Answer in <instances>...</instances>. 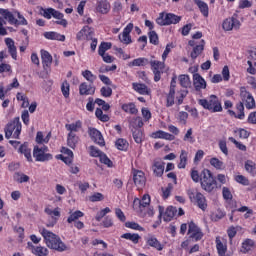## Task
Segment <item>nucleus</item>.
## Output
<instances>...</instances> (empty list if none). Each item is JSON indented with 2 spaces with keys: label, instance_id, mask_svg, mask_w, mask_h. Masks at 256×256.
I'll return each instance as SVG.
<instances>
[{
  "label": "nucleus",
  "instance_id": "obj_55",
  "mask_svg": "<svg viewBox=\"0 0 256 256\" xmlns=\"http://www.w3.org/2000/svg\"><path fill=\"white\" fill-rule=\"evenodd\" d=\"M61 91L65 99L69 98L70 85L69 82L64 81L61 85Z\"/></svg>",
  "mask_w": 256,
  "mask_h": 256
},
{
  "label": "nucleus",
  "instance_id": "obj_18",
  "mask_svg": "<svg viewBox=\"0 0 256 256\" xmlns=\"http://www.w3.org/2000/svg\"><path fill=\"white\" fill-rule=\"evenodd\" d=\"M241 95L243 96V99L245 101L246 109H255L256 105L253 95H251V93L247 91H241Z\"/></svg>",
  "mask_w": 256,
  "mask_h": 256
},
{
  "label": "nucleus",
  "instance_id": "obj_30",
  "mask_svg": "<svg viewBox=\"0 0 256 256\" xmlns=\"http://www.w3.org/2000/svg\"><path fill=\"white\" fill-rule=\"evenodd\" d=\"M144 123H143V118L141 117H136V118H133L131 121H130V124H129V129L131 131H134V130H139L141 129V127H143Z\"/></svg>",
  "mask_w": 256,
  "mask_h": 256
},
{
  "label": "nucleus",
  "instance_id": "obj_4",
  "mask_svg": "<svg viewBox=\"0 0 256 256\" xmlns=\"http://www.w3.org/2000/svg\"><path fill=\"white\" fill-rule=\"evenodd\" d=\"M21 129L22 126L19 117L14 118V120L12 122H9L4 128L6 139H11L12 135L14 139H19V135H21Z\"/></svg>",
  "mask_w": 256,
  "mask_h": 256
},
{
  "label": "nucleus",
  "instance_id": "obj_22",
  "mask_svg": "<svg viewBox=\"0 0 256 256\" xmlns=\"http://www.w3.org/2000/svg\"><path fill=\"white\" fill-rule=\"evenodd\" d=\"M152 139H166V141H173L175 139V136L167 133L163 130H158L156 132H153L151 134Z\"/></svg>",
  "mask_w": 256,
  "mask_h": 256
},
{
  "label": "nucleus",
  "instance_id": "obj_50",
  "mask_svg": "<svg viewBox=\"0 0 256 256\" xmlns=\"http://www.w3.org/2000/svg\"><path fill=\"white\" fill-rule=\"evenodd\" d=\"M178 95L179 96L176 97L177 105H183V99H185V97H187V95H189V90H187V89L180 90V91H178Z\"/></svg>",
  "mask_w": 256,
  "mask_h": 256
},
{
  "label": "nucleus",
  "instance_id": "obj_35",
  "mask_svg": "<svg viewBox=\"0 0 256 256\" xmlns=\"http://www.w3.org/2000/svg\"><path fill=\"white\" fill-rule=\"evenodd\" d=\"M19 153H21L22 155H24L27 159V161H29L31 163V161H33V158L31 156V149H29V147L27 146L26 143L22 144L19 147Z\"/></svg>",
  "mask_w": 256,
  "mask_h": 256
},
{
  "label": "nucleus",
  "instance_id": "obj_28",
  "mask_svg": "<svg viewBox=\"0 0 256 256\" xmlns=\"http://www.w3.org/2000/svg\"><path fill=\"white\" fill-rule=\"evenodd\" d=\"M134 203H138L140 209H145V207H149L151 203V196H149V194H144L142 199L136 198Z\"/></svg>",
  "mask_w": 256,
  "mask_h": 256
},
{
  "label": "nucleus",
  "instance_id": "obj_43",
  "mask_svg": "<svg viewBox=\"0 0 256 256\" xmlns=\"http://www.w3.org/2000/svg\"><path fill=\"white\" fill-rule=\"evenodd\" d=\"M83 212L80 210L75 211L74 213H72L68 219H67V223H75L77 222L78 219H81V217H83Z\"/></svg>",
  "mask_w": 256,
  "mask_h": 256
},
{
  "label": "nucleus",
  "instance_id": "obj_60",
  "mask_svg": "<svg viewBox=\"0 0 256 256\" xmlns=\"http://www.w3.org/2000/svg\"><path fill=\"white\" fill-rule=\"evenodd\" d=\"M210 165L215 167V169H223V161L219 160L218 158H212L210 160Z\"/></svg>",
  "mask_w": 256,
  "mask_h": 256
},
{
  "label": "nucleus",
  "instance_id": "obj_53",
  "mask_svg": "<svg viewBox=\"0 0 256 256\" xmlns=\"http://www.w3.org/2000/svg\"><path fill=\"white\" fill-rule=\"evenodd\" d=\"M32 253L37 256H47L49 253V250H47V248L45 247L38 246L34 249Z\"/></svg>",
  "mask_w": 256,
  "mask_h": 256
},
{
  "label": "nucleus",
  "instance_id": "obj_20",
  "mask_svg": "<svg viewBox=\"0 0 256 256\" xmlns=\"http://www.w3.org/2000/svg\"><path fill=\"white\" fill-rule=\"evenodd\" d=\"M93 30L89 26H84L76 35L78 41H83V39H92Z\"/></svg>",
  "mask_w": 256,
  "mask_h": 256
},
{
  "label": "nucleus",
  "instance_id": "obj_45",
  "mask_svg": "<svg viewBox=\"0 0 256 256\" xmlns=\"http://www.w3.org/2000/svg\"><path fill=\"white\" fill-rule=\"evenodd\" d=\"M111 47H113V44H111V42H102L98 48V55H104V53L106 51H109Z\"/></svg>",
  "mask_w": 256,
  "mask_h": 256
},
{
  "label": "nucleus",
  "instance_id": "obj_54",
  "mask_svg": "<svg viewBox=\"0 0 256 256\" xmlns=\"http://www.w3.org/2000/svg\"><path fill=\"white\" fill-rule=\"evenodd\" d=\"M103 199H105V196L99 192H95L89 196V201H91V203H97V201H103Z\"/></svg>",
  "mask_w": 256,
  "mask_h": 256
},
{
  "label": "nucleus",
  "instance_id": "obj_42",
  "mask_svg": "<svg viewBox=\"0 0 256 256\" xmlns=\"http://www.w3.org/2000/svg\"><path fill=\"white\" fill-rule=\"evenodd\" d=\"M115 146L117 149H119V151H127V149H129V142L123 138H119L116 141Z\"/></svg>",
  "mask_w": 256,
  "mask_h": 256
},
{
  "label": "nucleus",
  "instance_id": "obj_12",
  "mask_svg": "<svg viewBox=\"0 0 256 256\" xmlns=\"http://www.w3.org/2000/svg\"><path fill=\"white\" fill-rule=\"evenodd\" d=\"M33 157L35 158V161L41 163H45V161H51V159H53L52 154L45 153L44 151L39 150V146H34Z\"/></svg>",
  "mask_w": 256,
  "mask_h": 256
},
{
  "label": "nucleus",
  "instance_id": "obj_62",
  "mask_svg": "<svg viewBox=\"0 0 256 256\" xmlns=\"http://www.w3.org/2000/svg\"><path fill=\"white\" fill-rule=\"evenodd\" d=\"M115 215L119 219V221H121L122 223H125V221H127V217H125V213H123V210H121L120 208L115 209Z\"/></svg>",
  "mask_w": 256,
  "mask_h": 256
},
{
  "label": "nucleus",
  "instance_id": "obj_21",
  "mask_svg": "<svg viewBox=\"0 0 256 256\" xmlns=\"http://www.w3.org/2000/svg\"><path fill=\"white\" fill-rule=\"evenodd\" d=\"M152 169L156 177H162L163 173L165 172V162L161 160H155Z\"/></svg>",
  "mask_w": 256,
  "mask_h": 256
},
{
  "label": "nucleus",
  "instance_id": "obj_32",
  "mask_svg": "<svg viewBox=\"0 0 256 256\" xmlns=\"http://www.w3.org/2000/svg\"><path fill=\"white\" fill-rule=\"evenodd\" d=\"M77 143H79V138L77 136V134L75 133H68V137H67V145L68 147H70L71 149H75L77 147Z\"/></svg>",
  "mask_w": 256,
  "mask_h": 256
},
{
  "label": "nucleus",
  "instance_id": "obj_31",
  "mask_svg": "<svg viewBox=\"0 0 256 256\" xmlns=\"http://www.w3.org/2000/svg\"><path fill=\"white\" fill-rule=\"evenodd\" d=\"M201 43L202 44L194 46L190 54L191 59H196L199 57V55H201V53H203V49H205V40H202Z\"/></svg>",
  "mask_w": 256,
  "mask_h": 256
},
{
  "label": "nucleus",
  "instance_id": "obj_8",
  "mask_svg": "<svg viewBox=\"0 0 256 256\" xmlns=\"http://www.w3.org/2000/svg\"><path fill=\"white\" fill-rule=\"evenodd\" d=\"M240 27H241V22L237 19L236 14H234L230 18H226L222 24V29H224V31H233V29L237 30Z\"/></svg>",
  "mask_w": 256,
  "mask_h": 256
},
{
  "label": "nucleus",
  "instance_id": "obj_36",
  "mask_svg": "<svg viewBox=\"0 0 256 256\" xmlns=\"http://www.w3.org/2000/svg\"><path fill=\"white\" fill-rule=\"evenodd\" d=\"M195 3L198 7V9H200V12L202 13V15L204 17H209V6L207 5V3L201 1V0H195Z\"/></svg>",
  "mask_w": 256,
  "mask_h": 256
},
{
  "label": "nucleus",
  "instance_id": "obj_52",
  "mask_svg": "<svg viewBox=\"0 0 256 256\" xmlns=\"http://www.w3.org/2000/svg\"><path fill=\"white\" fill-rule=\"evenodd\" d=\"M149 41L152 43V45H159V35H157V32L150 31L148 33Z\"/></svg>",
  "mask_w": 256,
  "mask_h": 256
},
{
  "label": "nucleus",
  "instance_id": "obj_44",
  "mask_svg": "<svg viewBox=\"0 0 256 256\" xmlns=\"http://www.w3.org/2000/svg\"><path fill=\"white\" fill-rule=\"evenodd\" d=\"M166 107H173L175 105V90L170 89L166 98Z\"/></svg>",
  "mask_w": 256,
  "mask_h": 256
},
{
  "label": "nucleus",
  "instance_id": "obj_24",
  "mask_svg": "<svg viewBox=\"0 0 256 256\" xmlns=\"http://www.w3.org/2000/svg\"><path fill=\"white\" fill-rule=\"evenodd\" d=\"M5 44L8 47V51L12 57L16 61L17 59V47L15 46V41L11 38H6L5 39Z\"/></svg>",
  "mask_w": 256,
  "mask_h": 256
},
{
  "label": "nucleus",
  "instance_id": "obj_6",
  "mask_svg": "<svg viewBox=\"0 0 256 256\" xmlns=\"http://www.w3.org/2000/svg\"><path fill=\"white\" fill-rule=\"evenodd\" d=\"M189 199L195 203H197L199 209L205 211L207 209V199L201 192L188 191Z\"/></svg>",
  "mask_w": 256,
  "mask_h": 256
},
{
  "label": "nucleus",
  "instance_id": "obj_11",
  "mask_svg": "<svg viewBox=\"0 0 256 256\" xmlns=\"http://www.w3.org/2000/svg\"><path fill=\"white\" fill-rule=\"evenodd\" d=\"M159 217H163V220L166 223H169V221L173 220V217H175V213H177V208L173 207V206H169L166 211L165 208H163V206H159ZM163 211H165V213L163 214Z\"/></svg>",
  "mask_w": 256,
  "mask_h": 256
},
{
  "label": "nucleus",
  "instance_id": "obj_3",
  "mask_svg": "<svg viewBox=\"0 0 256 256\" xmlns=\"http://www.w3.org/2000/svg\"><path fill=\"white\" fill-rule=\"evenodd\" d=\"M198 103L201 107L207 109L211 113H221V111H223L221 101H219V98L215 95H211L208 99H200Z\"/></svg>",
  "mask_w": 256,
  "mask_h": 256
},
{
  "label": "nucleus",
  "instance_id": "obj_1",
  "mask_svg": "<svg viewBox=\"0 0 256 256\" xmlns=\"http://www.w3.org/2000/svg\"><path fill=\"white\" fill-rule=\"evenodd\" d=\"M42 237H44V241L49 247V249H54L55 251H59L60 253L63 251H67V245L61 241V238L55 233L43 228L40 230Z\"/></svg>",
  "mask_w": 256,
  "mask_h": 256
},
{
  "label": "nucleus",
  "instance_id": "obj_38",
  "mask_svg": "<svg viewBox=\"0 0 256 256\" xmlns=\"http://www.w3.org/2000/svg\"><path fill=\"white\" fill-rule=\"evenodd\" d=\"M81 127H82L81 121H76L75 123L65 125V128L67 129V131H69V133H77V131H79Z\"/></svg>",
  "mask_w": 256,
  "mask_h": 256
},
{
  "label": "nucleus",
  "instance_id": "obj_29",
  "mask_svg": "<svg viewBox=\"0 0 256 256\" xmlns=\"http://www.w3.org/2000/svg\"><path fill=\"white\" fill-rule=\"evenodd\" d=\"M44 37L45 39H49L51 41H65V35L57 32H45Z\"/></svg>",
  "mask_w": 256,
  "mask_h": 256
},
{
  "label": "nucleus",
  "instance_id": "obj_5",
  "mask_svg": "<svg viewBox=\"0 0 256 256\" xmlns=\"http://www.w3.org/2000/svg\"><path fill=\"white\" fill-rule=\"evenodd\" d=\"M181 21V17L177 16L175 14H160V17L157 18L156 23L161 26H167V25H177Z\"/></svg>",
  "mask_w": 256,
  "mask_h": 256
},
{
  "label": "nucleus",
  "instance_id": "obj_27",
  "mask_svg": "<svg viewBox=\"0 0 256 256\" xmlns=\"http://www.w3.org/2000/svg\"><path fill=\"white\" fill-rule=\"evenodd\" d=\"M132 87L134 91H136V93H139L140 95H149V88L143 83L134 82L132 83Z\"/></svg>",
  "mask_w": 256,
  "mask_h": 256
},
{
  "label": "nucleus",
  "instance_id": "obj_40",
  "mask_svg": "<svg viewBox=\"0 0 256 256\" xmlns=\"http://www.w3.org/2000/svg\"><path fill=\"white\" fill-rule=\"evenodd\" d=\"M122 239H127L128 241H132L135 245L139 243L141 236L139 234L125 233L121 236Z\"/></svg>",
  "mask_w": 256,
  "mask_h": 256
},
{
  "label": "nucleus",
  "instance_id": "obj_33",
  "mask_svg": "<svg viewBox=\"0 0 256 256\" xmlns=\"http://www.w3.org/2000/svg\"><path fill=\"white\" fill-rule=\"evenodd\" d=\"M244 169L247 173L252 175V177H255L256 175V163L253 162L252 160H247L244 163Z\"/></svg>",
  "mask_w": 256,
  "mask_h": 256
},
{
  "label": "nucleus",
  "instance_id": "obj_61",
  "mask_svg": "<svg viewBox=\"0 0 256 256\" xmlns=\"http://www.w3.org/2000/svg\"><path fill=\"white\" fill-rule=\"evenodd\" d=\"M236 109L239 111L240 114H238L239 119L245 118V106L243 105V102H240L236 105Z\"/></svg>",
  "mask_w": 256,
  "mask_h": 256
},
{
  "label": "nucleus",
  "instance_id": "obj_39",
  "mask_svg": "<svg viewBox=\"0 0 256 256\" xmlns=\"http://www.w3.org/2000/svg\"><path fill=\"white\" fill-rule=\"evenodd\" d=\"M122 109L125 113H130L131 115H137L139 113V110H137V107L133 103L123 104Z\"/></svg>",
  "mask_w": 256,
  "mask_h": 256
},
{
  "label": "nucleus",
  "instance_id": "obj_23",
  "mask_svg": "<svg viewBox=\"0 0 256 256\" xmlns=\"http://www.w3.org/2000/svg\"><path fill=\"white\" fill-rule=\"evenodd\" d=\"M41 59L44 69H47V67H51V64L53 63V56H51V54L47 50H41Z\"/></svg>",
  "mask_w": 256,
  "mask_h": 256
},
{
  "label": "nucleus",
  "instance_id": "obj_9",
  "mask_svg": "<svg viewBox=\"0 0 256 256\" xmlns=\"http://www.w3.org/2000/svg\"><path fill=\"white\" fill-rule=\"evenodd\" d=\"M150 65L154 73V81L156 83L161 81V73H163V70L165 69V62L152 60L150 61Z\"/></svg>",
  "mask_w": 256,
  "mask_h": 256
},
{
  "label": "nucleus",
  "instance_id": "obj_10",
  "mask_svg": "<svg viewBox=\"0 0 256 256\" xmlns=\"http://www.w3.org/2000/svg\"><path fill=\"white\" fill-rule=\"evenodd\" d=\"M133 181L134 185L137 187L138 191H141L143 187H145V183H147V179L145 178V173L141 170H133Z\"/></svg>",
  "mask_w": 256,
  "mask_h": 256
},
{
  "label": "nucleus",
  "instance_id": "obj_34",
  "mask_svg": "<svg viewBox=\"0 0 256 256\" xmlns=\"http://www.w3.org/2000/svg\"><path fill=\"white\" fill-rule=\"evenodd\" d=\"M178 81L180 85L183 87V89H189L191 87V78H189V75L181 74L178 76Z\"/></svg>",
  "mask_w": 256,
  "mask_h": 256
},
{
  "label": "nucleus",
  "instance_id": "obj_16",
  "mask_svg": "<svg viewBox=\"0 0 256 256\" xmlns=\"http://www.w3.org/2000/svg\"><path fill=\"white\" fill-rule=\"evenodd\" d=\"M45 213L51 216L50 222L47 224V227H54L57 224L58 217H61V212L56 208L51 210L50 208L45 209Z\"/></svg>",
  "mask_w": 256,
  "mask_h": 256
},
{
  "label": "nucleus",
  "instance_id": "obj_56",
  "mask_svg": "<svg viewBox=\"0 0 256 256\" xmlns=\"http://www.w3.org/2000/svg\"><path fill=\"white\" fill-rule=\"evenodd\" d=\"M235 182L240 183V185H244V186L250 185L249 179L243 175L235 176Z\"/></svg>",
  "mask_w": 256,
  "mask_h": 256
},
{
  "label": "nucleus",
  "instance_id": "obj_64",
  "mask_svg": "<svg viewBox=\"0 0 256 256\" xmlns=\"http://www.w3.org/2000/svg\"><path fill=\"white\" fill-rule=\"evenodd\" d=\"M103 152H101V150H99L97 147L95 146H90V155L91 157H101Z\"/></svg>",
  "mask_w": 256,
  "mask_h": 256
},
{
  "label": "nucleus",
  "instance_id": "obj_14",
  "mask_svg": "<svg viewBox=\"0 0 256 256\" xmlns=\"http://www.w3.org/2000/svg\"><path fill=\"white\" fill-rule=\"evenodd\" d=\"M133 31V23H129L123 30L122 35H119V40L124 45H129L131 43L130 33Z\"/></svg>",
  "mask_w": 256,
  "mask_h": 256
},
{
  "label": "nucleus",
  "instance_id": "obj_57",
  "mask_svg": "<svg viewBox=\"0 0 256 256\" xmlns=\"http://www.w3.org/2000/svg\"><path fill=\"white\" fill-rule=\"evenodd\" d=\"M107 213H111V208L106 207L102 209L100 212H98L95 217L96 221H101V219H103V217H105Z\"/></svg>",
  "mask_w": 256,
  "mask_h": 256
},
{
  "label": "nucleus",
  "instance_id": "obj_2",
  "mask_svg": "<svg viewBox=\"0 0 256 256\" xmlns=\"http://www.w3.org/2000/svg\"><path fill=\"white\" fill-rule=\"evenodd\" d=\"M200 182L202 189L207 193H213V191L217 189V180H215V177H213V174L209 169H204L201 172Z\"/></svg>",
  "mask_w": 256,
  "mask_h": 256
},
{
  "label": "nucleus",
  "instance_id": "obj_17",
  "mask_svg": "<svg viewBox=\"0 0 256 256\" xmlns=\"http://www.w3.org/2000/svg\"><path fill=\"white\" fill-rule=\"evenodd\" d=\"M95 86L93 84H87V82L81 83L79 86L80 95H95Z\"/></svg>",
  "mask_w": 256,
  "mask_h": 256
},
{
  "label": "nucleus",
  "instance_id": "obj_58",
  "mask_svg": "<svg viewBox=\"0 0 256 256\" xmlns=\"http://www.w3.org/2000/svg\"><path fill=\"white\" fill-rule=\"evenodd\" d=\"M125 227L128 229H134L135 231H144L143 227L135 222H126Z\"/></svg>",
  "mask_w": 256,
  "mask_h": 256
},
{
  "label": "nucleus",
  "instance_id": "obj_59",
  "mask_svg": "<svg viewBox=\"0 0 256 256\" xmlns=\"http://www.w3.org/2000/svg\"><path fill=\"white\" fill-rule=\"evenodd\" d=\"M99 159L104 165H107V167H113V162L107 157V154L102 153Z\"/></svg>",
  "mask_w": 256,
  "mask_h": 256
},
{
  "label": "nucleus",
  "instance_id": "obj_15",
  "mask_svg": "<svg viewBox=\"0 0 256 256\" xmlns=\"http://www.w3.org/2000/svg\"><path fill=\"white\" fill-rule=\"evenodd\" d=\"M193 85L196 91H201V89H207V82L199 73L193 74Z\"/></svg>",
  "mask_w": 256,
  "mask_h": 256
},
{
  "label": "nucleus",
  "instance_id": "obj_37",
  "mask_svg": "<svg viewBox=\"0 0 256 256\" xmlns=\"http://www.w3.org/2000/svg\"><path fill=\"white\" fill-rule=\"evenodd\" d=\"M145 65H149V59L147 58L134 59L129 63V67H145Z\"/></svg>",
  "mask_w": 256,
  "mask_h": 256
},
{
  "label": "nucleus",
  "instance_id": "obj_25",
  "mask_svg": "<svg viewBox=\"0 0 256 256\" xmlns=\"http://www.w3.org/2000/svg\"><path fill=\"white\" fill-rule=\"evenodd\" d=\"M0 14L3 15L4 19L10 23V25H17L18 20L15 18L12 12L7 9H0Z\"/></svg>",
  "mask_w": 256,
  "mask_h": 256
},
{
  "label": "nucleus",
  "instance_id": "obj_19",
  "mask_svg": "<svg viewBox=\"0 0 256 256\" xmlns=\"http://www.w3.org/2000/svg\"><path fill=\"white\" fill-rule=\"evenodd\" d=\"M96 11H98V13H101L102 15H107V13L111 11V4H109L107 0H98Z\"/></svg>",
  "mask_w": 256,
  "mask_h": 256
},
{
  "label": "nucleus",
  "instance_id": "obj_48",
  "mask_svg": "<svg viewBox=\"0 0 256 256\" xmlns=\"http://www.w3.org/2000/svg\"><path fill=\"white\" fill-rule=\"evenodd\" d=\"M131 131H132V137H133L135 143H142L143 142V131H141V129L131 130Z\"/></svg>",
  "mask_w": 256,
  "mask_h": 256
},
{
  "label": "nucleus",
  "instance_id": "obj_63",
  "mask_svg": "<svg viewBox=\"0 0 256 256\" xmlns=\"http://www.w3.org/2000/svg\"><path fill=\"white\" fill-rule=\"evenodd\" d=\"M101 95L102 97H111V95H113V89H111V87H102L101 90Z\"/></svg>",
  "mask_w": 256,
  "mask_h": 256
},
{
  "label": "nucleus",
  "instance_id": "obj_7",
  "mask_svg": "<svg viewBox=\"0 0 256 256\" xmlns=\"http://www.w3.org/2000/svg\"><path fill=\"white\" fill-rule=\"evenodd\" d=\"M188 237L191 241H201L203 239V231L194 222L189 223Z\"/></svg>",
  "mask_w": 256,
  "mask_h": 256
},
{
  "label": "nucleus",
  "instance_id": "obj_51",
  "mask_svg": "<svg viewBox=\"0 0 256 256\" xmlns=\"http://www.w3.org/2000/svg\"><path fill=\"white\" fill-rule=\"evenodd\" d=\"M178 95L179 96L176 97L177 105H183V99H185V97H187V95H189V90H187V89L180 90V91H178Z\"/></svg>",
  "mask_w": 256,
  "mask_h": 256
},
{
  "label": "nucleus",
  "instance_id": "obj_49",
  "mask_svg": "<svg viewBox=\"0 0 256 256\" xmlns=\"http://www.w3.org/2000/svg\"><path fill=\"white\" fill-rule=\"evenodd\" d=\"M82 76H83L85 79H87L88 82H89L90 84H92V85H93V83H95V81L97 80V76L94 75V74H92V72L89 71V70L83 71V72H82Z\"/></svg>",
  "mask_w": 256,
  "mask_h": 256
},
{
  "label": "nucleus",
  "instance_id": "obj_41",
  "mask_svg": "<svg viewBox=\"0 0 256 256\" xmlns=\"http://www.w3.org/2000/svg\"><path fill=\"white\" fill-rule=\"evenodd\" d=\"M216 249L219 256H225V253H227V246L223 245L219 237L216 238Z\"/></svg>",
  "mask_w": 256,
  "mask_h": 256
},
{
  "label": "nucleus",
  "instance_id": "obj_46",
  "mask_svg": "<svg viewBox=\"0 0 256 256\" xmlns=\"http://www.w3.org/2000/svg\"><path fill=\"white\" fill-rule=\"evenodd\" d=\"M255 245V242L251 239H246L243 243H242V252L243 253H248V251H251V249H253V246Z\"/></svg>",
  "mask_w": 256,
  "mask_h": 256
},
{
  "label": "nucleus",
  "instance_id": "obj_13",
  "mask_svg": "<svg viewBox=\"0 0 256 256\" xmlns=\"http://www.w3.org/2000/svg\"><path fill=\"white\" fill-rule=\"evenodd\" d=\"M88 133L94 143H97V145H100V147H105V139H103V135L99 130L89 128Z\"/></svg>",
  "mask_w": 256,
  "mask_h": 256
},
{
  "label": "nucleus",
  "instance_id": "obj_47",
  "mask_svg": "<svg viewBox=\"0 0 256 256\" xmlns=\"http://www.w3.org/2000/svg\"><path fill=\"white\" fill-rule=\"evenodd\" d=\"M187 166V151L182 150L180 154V162L178 164V169H185Z\"/></svg>",
  "mask_w": 256,
  "mask_h": 256
},
{
  "label": "nucleus",
  "instance_id": "obj_26",
  "mask_svg": "<svg viewBox=\"0 0 256 256\" xmlns=\"http://www.w3.org/2000/svg\"><path fill=\"white\" fill-rule=\"evenodd\" d=\"M146 243L149 247H153V249H156L157 251H163V244H161L155 236L148 237Z\"/></svg>",
  "mask_w": 256,
  "mask_h": 256
}]
</instances>
